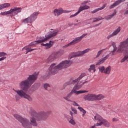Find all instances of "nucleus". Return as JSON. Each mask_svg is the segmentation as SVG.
<instances>
[{"label":"nucleus","mask_w":128,"mask_h":128,"mask_svg":"<svg viewBox=\"0 0 128 128\" xmlns=\"http://www.w3.org/2000/svg\"><path fill=\"white\" fill-rule=\"evenodd\" d=\"M71 64H72V60H66L60 62L56 66V64H52L48 68L49 74H56L58 72V70L64 68H68Z\"/></svg>","instance_id":"f257e3e1"},{"label":"nucleus","mask_w":128,"mask_h":128,"mask_svg":"<svg viewBox=\"0 0 128 128\" xmlns=\"http://www.w3.org/2000/svg\"><path fill=\"white\" fill-rule=\"evenodd\" d=\"M38 76V73H35L33 74L29 75V76L26 80L20 82L19 88L24 92H26L30 88L32 84L36 81Z\"/></svg>","instance_id":"f03ea898"},{"label":"nucleus","mask_w":128,"mask_h":128,"mask_svg":"<svg viewBox=\"0 0 128 128\" xmlns=\"http://www.w3.org/2000/svg\"><path fill=\"white\" fill-rule=\"evenodd\" d=\"M14 118L18 120L20 122L24 128H32V125H30V122L28 120L21 117L18 114H14Z\"/></svg>","instance_id":"7ed1b4c3"},{"label":"nucleus","mask_w":128,"mask_h":128,"mask_svg":"<svg viewBox=\"0 0 128 128\" xmlns=\"http://www.w3.org/2000/svg\"><path fill=\"white\" fill-rule=\"evenodd\" d=\"M39 14L38 12H34L28 18L22 20V24H32L38 18Z\"/></svg>","instance_id":"20e7f679"},{"label":"nucleus","mask_w":128,"mask_h":128,"mask_svg":"<svg viewBox=\"0 0 128 128\" xmlns=\"http://www.w3.org/2000/svg\"><path fill=\"white\" fill-rule=\"evenodd\" d=\"M88 34H82L81 36L79 37H77L76 38H74V40H72L71 42L68 43V44L64 46V48H68L70 46H74V44H78V42H80L86 36H87Z\"/></svg>","instance_id":"39448f33"},{"label":"nucleus","mask_w":128,"mask_h":128,"mask_svg":"<svg viewBox=\"0 0 128 128\" xmlns=\"http://www.w3.org/2000/svg\"><path fill=\"white\" fill-rule=\"evenodd\" d=\"M90 50V48H87L84 50L83 51H78L76 52H72V54L71 56L70 57V59L72 60V58H76L78 56H84L85 54H87Z\"/></svg>","instance_id":"423d86ee"},{"label":"nucleus","mask_w":128,"mask_h":128,"mask_svg":"<svg viewBox=\"0 0 128 128\" xmlns=\"http://www.w3.org/2000/svg\"><path fill=\"white\" fill-rule=\"evenodd\" d=\"M84 76H86V73H82L81 74L80 76L74 80H70L69 82H66L64 84V88H66V86H70V84H74L78 82L80 80L82 79Z\"/></svg>","instance_id":"0eeeda50"},{"label":"nucleus","mask_w":128,"mask_h":128,"mask_svg":"<svg viewBox=\"0 0 128 128\" xmlns=\"http://www.w3.org/2000/svg\"><path fill=\"white\" fill-rule=\"evenodd\" d=\"M116 48H114L111 52L110 53V54H107L105 57L100 59L98 60V62L96 64V66H100V64H104L106 60H108L110 56V54H112V56H114V53L116 52Z\"/></svg>","instance_id":"6e6552de"},{"label":"nucleus","mask_w":128,"mask_h":128,"mask_svg":"<svg viewBox=\"0 0 128 128\" xmlns=\"http://www.w3.org/2000/svg\"><path fill=\"white\" fill-rule=\"evenodd\" d=\"M14 90L16 92L17 94L20 96H30L31 93H28V92H26L22 89L20 90H16L14 89Z\"/></svg>","instance_id":"1a4fd4ad"},{"label":"nucleus","mask_w":128,"mask_h":128,"mask_svg":"<svg viewBox=\"0 0 128 128\" xmlns=\"http://www.w3.org/2000/svg\"><path fill=\"white\" fill-rule=\"evenodd\" d=\"M22 8L14 7L10 10L11 12V16H16L20 12H22Z\"/></svg>","instance_id":"9d476101"},{"label":"nucleus","mask_w":128,"mask_h":128,"mask_svg":"<svg viewBox=\"0 0 128 128\" xmlns=\"http://www.w3.org/2000/svg\"><path fill=\"white\" fill-rule=\"evenodd\" d=\"M84 92H88V90H80L78 91L75 90V89L73 88L72 91L68 94V96H72V94H84Z\"/></svg>","instance_id":"9b49d317"},{"label":"nucleus","mask_w":128,"mask_h":128,"mask_svg":"<svg viewBox=\"0 0 128 128\" xmlns=\"http://www.w3.org/2000/svg\"><path fill=\"white\" fill-rule=\"evenodd\" d=\"M104 98L103 96H84V100H90V102H94V100H100Z\"/></svg>","instance_id":"f8f14e48"},{"label":"nucleus","mask_w":128,"mask_h":128,"mask_svg":"<svg viewBox=\"0 0 128 128\" xmlns=\"http://www.w3.org/2000/svg\"><path fill=\"white\" fill-rule=\"evenodd\" d=\"M122 30L120 26H118L116 30H114L112 34H109L107 36V39L110 40L111 38H114V36H116L118 34V33L120 32Z\"/></svg>","instance_id":"ddd939ff"},{"label":"nucleus","mask_w":128,"mask_h":128,"mask_svg":"<svg viewBox=\"0 0 128 128\" xmlns=\"http://www.w3.org/2000/svg\"><path fill=\"white\" fill-rule=\"evenodd\" d=\"M102 124L104 126H106V128H110V124L108 122V121H107L106 119L103 120L102 122L96 123L95 126H102Z\"/></svg>","instance_id":"4468645a"},{"label":"nucleus","mask_w":128,"mask_h":128,"mask_svg":"<svg viewBox=\"0 0 128 128\" xmlns=\"http://www.w3.org/2000/svg\"><path fill=\"white\" fill-rule=\"evenodd\" d=\"M58 30H54L52 32H49L45 35V36L48 38V40H50V38L56 36L58 34Z\"/></svg>","instance_id":"2eb2a0df"},{"label":"nucleus","mask_w":128,"mask_h":128,"mask_svg":"<svg viewBox=\"0 0 128 128\" xmlns=\"http://www.w3.org/2000/svg\"><path fill=\"white\" fill-rule=\"evenodd\" d=\"M94 120L96 122H98V124H100V122H102V121L104 118H102L100 115L98 114H96V116H94Z\"/></svg>","instance_id":"dca6fc26"},{"label":"nucleus","mask_w":128,"mask_h":128,"mask_svg":"<svg viewBox=\"0 0 128 128\" xmlns=\"http://www.w3.org/2000/svg\"><path fill=\"white\" fill-rule=\"evenodd\" d=\"M54 54L55 55V56H56V58H60V56H62L64 54V50H60L56 52H54Z\"/></svg>","instance_id":"f3484780"},{"label":"nucleus","mask_w":128,"mask_h":128,"mask_svg":"<svg viewBox=\"0 0 128 128\" xmlns=\"http://www.w3.org/2000/svg\"><path fill=\"white\" fill-rule=\"evenodd\" d=\"M56 58H56V56L54 55V54L52 53L47 58V62H54V60H56Z\"/></svg>","instance_id":"a211bd4d"},{"label":"nucleus","mask_w":128,"mask_h":128,"mask_svg":"<svg viewBox=\"0 0 128 128\" xmlns=\"http://www.w3.org/2000/svg\"><path fill=\"white\" fill-rule=\"evenodd\" d=\"M54 42L52 41H50L49 43H46V44L42 43L41 44V46H46V48H50L52 46V44H54Z\"/></svg>","instance_id":"6ab92c4d"},{"label":"nucleus","mask_w":128,"mask_h":128,"mask_svg":"<svg viewBox=\"0 0 128 128\" xmlns=\"http://www.w3.org/2000/svg\"><path fill=\"white\" fill-rule=\"evenodd\" d=\"M30 126H37L38 123L36 122V120L34 117H32L30 119Z\"/></svg>","instance_id":"aec40b11"},{"label":"nucleus","mask_w":128,"mask_h":128,"mask_svg":"<svg viewBox=\"0 0 128 128\" xmlns=\"http://www.w3.org/2000/svg\"><path fill=\"white\" fill-rule=\"evenodd\" d=\"M36 48H28V46H25L22 48V50H26V54H28V52H32V50H36Z\"/></svg>","instance_id":"412c9836"},{"label":"nucleus","mask_w":128,"mask_h":128,"mask_svg":"<svg viewBox=\"0 0 128 128\" xmlns=\"http://www.w3.org/2000/svg\"><path fill=\"white\" fill-rule=\"evenodd\" d=\"M71 110L70 111V114L72 116V118H74V114H78V110H76V108H74V107H71Z\"/></svg>","instance_id":"4be33fe9"},{"label":"nucleus","mask_w":128,"mask_h":128,"mask_svg":"<svg viewBox=\"0 0 128 128\" xmlns=\"http://www.w3.org/2000/svg\"><path fill=\"white\" fill-rule=\"evenodd\" d=\"M64 12L62 10H58V9H55L54 12V16H60Z\"/></svg>","instance_id":"5701e85b"},{"label":"nucleus","mask_w":128,"mask_h":128,"mask_svg":"<svg viewBox=\"0 0 128 128\" xmlns=\"http://www.w3.org/2000/svg\"><path fill=\"white\" fill-rule=\"evenodd\" d=\"M50 114V111H48V112H41L39 113V114L40 116H42V118H46V116H48V114Z\"/></svg>","instance_id":"b1692460"},{"label":"nucleus","mask_w":128,"mask_h":128,"mask_svg":"<svg viewBox=\"0 0 128 128\" xmlns=\"http://www.w3.org/2000/svg\"><path fill=\"white\" fill-rule=\"evenodd\" d=\"M115 14H116V11H114V12L112 14L106 16L104 18L106 20H109L112 18L114 16Z\"/></svg>","instance_id":"393cba45"},{"label":"nucleus","mask_w":128,"mask_h":128,"mask_svg":"<svg viewBox=\"0 0 128 128\" xmlns=\"http://www.w3.org/2000/svg\"><path fill=\"white\" fill-rule=\"evenodd\" d=\"M106 6V4H104L102 6V7L96 8V9L94 10L93 11L91 12H92V14H96V12H98L104 10V8Z\"/></svg>","instance_id":"a878e982"},{"label":"nucleus","mask_w":128,"mask_h":128,"mask_svg":"<svg viewBox=\"0 0 128 128\" xmlns=\"http://www.w3.org/2000/svg\"><path fill=\"white\" fill-rule=\"evenodd\" d=\"M88 82V81H86L84 82H83L82 84H80V85H78L79 82H78L77 84L76 85L74 88L76 90H80V88H81L82 86V84H86Z\"/></svg>","instance_id":"bb28decb"},{"label":"nucleus","mask_w":128,"mask_h":128,"mask_svg":"<svg viewBox=\"0 0 128 128\" xmlns=\"http://www.w3.org/2000/svg\"><path fill=\"white\" fill-rule=\"evenodd\" d=\"M90 8V6L88 5H85L82 6H80L78 8V12H79V13L81 12H82V10H88Z\"/></svg>","instance_id":"cd10ccee"},{"label":"nucleus","mask_w":128,"mask_h":128,"mask_svg":"<svg viewBox=\"0 0 128 128\" xmlns=\"http://www.w3.org/2000/svg\"><path fill=\"white\" fill-rule=\"evenodd\" d=\"M110 72H112V66H108L105 68L104 74H110Z\"/></svg>","instance_id":"c85d7f7f"},{"label":"nucleus","mask_w":128,"mask_h":128,"mask_svg":"<svg viewBox=\"0 0 128 128\" xmlns=\"http://www.w3.org/2000/svg\"><path fill=\"white\" fill-rule=\"evenodd\" d=\"M48 40V37H46V36H45V38L44 37H40L39 38V40H38V43L42 44V42H46V40Z\"/></svg>","instance_id":"c756f323"},{"label":"nucleus","mask_w":128,"mask_h":128,"mask_svg":"<svg viewBox=\"0 0 128 128\" xmlns=\"http://www.w3.org/2000/svg\"><path fill=\"white\" fill-rule=\"evenodd\" d=\"M1 6H2V10H4V8H10V4L4 3L3 4H1Z\"/></svg>","instance_id":"7c9ffc66"},{"label":"nucleus","mask_w":128,"mask_h":128,"mask_svg":"<svg viewBox=\"0 0 128 128\" xmlns=\"http://www.w3.org/2000/svg\"><path fill=\"white\" fill-rule=\"evenodd\" d=\"M78 108L81 112H82V116H86V110H84V109L82 107H78Z\"/></svg>","instance_id":"2f4dec72"},{"label":"nucleus","mask_w":128,"mask_h":128,"mask_svg":"<svg viewBox=\"0 0 128 128\" xmlns=\"http://www.w3.org/2000/svg\"><path fill=\"white\" fill-rule=\"evenodd\" d=\"M40 86V84L36 83L32 86L31 88L32 90H36Z\"/></svg>","instance_id":"473e14b6"},{"label":"nucleus","mask_w":128,"mask_h":128,"mask_svg":"<svg viewBox=\"0 0 128 128\" xmlns=\"http://www.w3.org/2000/svg\"><path fill=\"white\" fill-rule=\"evenodd\" d=\"M0 14V16H8V14H10V16H12L10 10L7 12H2Z\"/></svg>","instance_id":"72a5a7b5"},{"label":"nucleus","mask_w":128,"mask_h":128,"mask_svg":"<svg viewBox=\"0 0 128 128\" xmlns=\"http://www.w3.org/2000/svg\"><path fill=\"white\" fill-rule=\"evenodd\" d=\"M88 72H90L92 70H94V72H96V65L94 64H92L90 66V68L88 69Z\"/></svg>","instance_id":"f704fd0d"},{"label":"nucleus","mask_w":128,"mask_h":128,"mask_svg":"<svg viewBox=\"0 0 128 128\" xmlns=\"http://www.w3.org/2000/svg\"><path fill=\"white\" fill-rule=\"evenodd\" d=\"M30 114L32 116H33V118L36 116V112L34 110H30Z\"/></svg>","instance_id":"c9c22d12"},{"label":"nucleus","mask_w":128,"mask_h":128,"mask_svg":"<svg viewBox=\"0 0 128 128\" xmlns=\"http://www.w3.org/2000/svg\"><path fill=\"white\" fill-rule=\"evenodd\" d=\"M104 20V18L99 16L97 18H94L93 20V22H100V20Z\"/></svg>","instance_id":"e433bc0d"},{"label":"nucleus","mask_w":128,"mask_h":128,"mask_svg":"<svg viewBox=\"0 0 128 128\" xmlns=\"http://www.w3.org/2000/svg\"><path fill=\"white\" fill-rule=\"evenodd\" d=\"M119 3L118 1H116L114 4H112L110 6V8H114L115 6H118Z\"/></svg>","instance_id":"4c0bfd02"},{"label":"nucleus","mask_w":128,"mask_h":128,"mask_svg":"<svg viewBox=\"0 0 128 128\" xmlns=\"http://www.w3.org/2000/svg\"><path fill=\"white\" fill-rule=\"evenodd\" d=\"M72 118H72L70 120L68 119V121L69 124H72L74 126L76 124V122Z\"/></svg>","instance_id":"58836bf2"},{"label":"nucleus","mask_w":128,"mask_h":128,"mask_svg":"<svg viewBox=\"0 0 128 128\" xmlns=\"http://www.w3.org/2000/svg\"><path fill=\"white\" fill-rule=\"evenodd\" d=\"M40 44L38 42V40L34 41L33 42H32L30 44H29L28 46H36V44Z\"/></svg>","instance_id":"ea45409f"},{"label":"nucleus","mask_w":128,"mask_h":128,"mask_svg":"<svg viewBox=\"0 0 128 128\" xmlns=\"http://www.w3.org/2000/svg\"><path fill=\"white\" fill-rule=\"evenodd\" d=\"M104 50H106V49H102L98 52L97 55L96 56V58H100V56L101 54H102V52H104Z\"/></svg>","instance_id":"a19ab883"},{"label":"nucleus","mask_w":128,"mask_h":128,"mask_svg":"<svg viewBox=\"0 0 128 128\" xmlns=\"http://www.w3.org/2000/svg\"><path fill=\"white\" fill-rule=\"evenodd\" d=\"M87 96H102V94L96 95V94H89L87 95Z\"/></svg>","instance_id":"79ce46f5"},{"label":"nucleus","mask_w":128,"mask_h":128,"mask_svg":"<svg viewBox=\"0 0 128 128\" xmlns=\"http://www.w3.org/2000/svg\"><path fill=\"white\" fill-rule=\"evenodd\" d=\"M98 70H99V72H104L106 68H104V66H100L98 68Z\"/></svg>","instance_id":"37998d69"},{"label":"nucleus","mask_w":128,"mask_h":128,"mask_svg":"<svg viewBox=\"0 0 128 128\" xmlns=\"http://www.w3.org/2000/svg\"><path fill=\"white\" fill-rule=\"evenodd\" d=\"M44 90H48V88H50V84L46 83L44 84Z\"/></svg>","instance_id":"c03bdc74"},{"label":"nucleus","mask_w":128,"mask_h":128,"mask_svg":"<svg viewBox=\"0 0 128 128\" xmlns=\"http://www.w3.org/2000/svg\"><path fill=\"white\" fill-rule=\"evenodd\" d=\"M24 98H26V100H29V102H32V98L31 96H24Z\"/></svg>","instance_id":"a18cd8bd"},{"label":"nucleus","mask_w":128,"mask_h":128,"mask_svg":"<svg viewBox=\"0 0 128 128\" xmlns=\"http://www.w3.org/2000/svg\"><path fill=\"white\" fill-rule=\"evenodd\" d=\"M78 14H80V12L78 11L76 13H75L74 14H72L71 16H70V18H74V16H78Z\"/></svg>","instance_id":"49530a36"},{"label":"nucleus","mask_w":128,"mask_h":128,"mask_svg":"<svg viewBox=\"0 0 128 128\" xmlns=\"http://www.w3.org/2000/svg\"><path fill=\"white\" fill-rule=\"evenodd\" d=\"M112 46L113 47L114 50V48L116 50H118V48H116V43H114V42H112Z\"/></svg>","instance_id":"de8ad7c7"},{"label":"nucleus","mask_w":128,"mask_h":128,"mask_svg":"<svg viewBox=\"0 0 128 128\" xmlns=\"http://www.w3.org/2000/svg\"><path fill=\"white\" fill-rule=\"evenodd\" d=\"M6 56V53L4 52H0V58L2 56Z\"/></svg>","instance_id":"09e8293b"},{"label":"nucleus","mask_w":128,"mask_h":128,"mask_svg":"<svg viewBox=\"0 0 128 128\" xmlns=\"http://www.w3.org/2000/svg\"><path fill=\"white\" fill-rule=\"evenodd\" d=\"M64 100H68V102H72V100H70V98L69 96H64Z\"/></svg>","instance_id":"8fccbe9b"},{"label":"nucleus","mask_w":128,"mask_h":128,"mask_svg":"<svg viewBox=\"0 0 128 128\" xmlns=\"http://www.w3.org/2000/svg\"><path fill=\"white\" fill-rule=\"evenodd\" d=\"M72 105L75 106H78V107H80V104H78V103H76V102L74 101L73 102Z\"/></svg>","instance_id":"3c124183"},{"label":"nucleus","mask_w":128,"mask_h":128,"mask_svg":"<svg viewBox=\"0 0 128 128\" xmlns=\"http://www.w3.org/2000/svg\"><path fill=\"white\" fill-rule=\"evenodd\" d=\"M124 58L126 60V62H128V54L124 56Z\"/></svg>","instance_id":"603ef678"},{"label":"nucleus","mask_w":128,"mask_h":128,"mask_svg":"<svg viewBox=\"0 0 128 128\" xmlns=\"http://www.w3.org/2000/svg\"><path fill=\"white\" fill-rule=\"evenodd\" d=\"M6 56H4L0 58V62H2V60H6Z\"/></svg>","instance_id":"864d4df0"},{"label":"nucleus","mask_w":128,"mask_h":128,"mask_svg":"<svg viewBox=\"0 0 128 128\" xmlns=\"http://www.w3.org/2000/svg\"><path fill=\"white\" fill-rule=\"evenodd\" d=\"M112 122H118V118H112Z\"/></svg>","instance_id":"5fc2aeb1"},{"label":"nucleus","mask_w":128,"mask_h":128,"mask_svg":"<svg viewBox=\"0 0 128 128\" xmlns=\"http://www.w3.org/2000/svg\"><path fill=\"white\" fill-rule=\"evenodd\" d=\"M126 0H117L118 3L120 4L121 2H124Z\"/></svg>","instance_id":"6e6d98bb"},{"label":"nucleus","mask_w":128,"mask_h":128,"mask_svg":"<svg viewBox=\"0 0 128 128\" xmlns=\"http://www.w3.org/2000/svg\"><path fill=\"white\" fill-rule=\"evenodd\" d=\"M15 98H16V100H20V96H16Z\"/></svg>","instance_id":"4d7b16f0"},{"label":"nucleus","mask_w":128,"mask_h":128,"mask_svg":"<svg viewBox=\"0 0 128 128\" xmlns=\"http://www.w3.org/2000/svg\"><path fill=\"white\" fill-rule=\"evenodd\" d=\"M126 62V59H124V58L120 60V62Z\"/></svg>","instance_id":"13d9d810"},{"label":"nucleus","mask_w":128,"mask_h":128,"mask_svg":"<svg viewBox=\"0 0 128 128\" xmlns=\"http://www.w3.org/2000/svg\"><path fill=\"white\" fill-rule=\"evenodd\" d=\"M96 124H94V126H92L91 127H90V128H96Z\"/></svg>","instance_id":"bf43d9fd"},{"label":"nucleus","mask_w":128,"mask_h":128,"mask_svg":"<svg viewBox=\"0 0 128 128\" xmlns=\"http://www.w3.org/2000/svg\"><path fill=\"white\" fill-rule=\"evenodd\" d=\"M2 4L0 5V10H2Z\"/></svg>","instance_id":"052dcab7"},{"label":"nucleus","mask_w":128,"mask_h":128,"mask_svg":"<svg viewBox=\"0 0 128 128\" xmlns=\"http://www.w3.org/2000/svg\"><path fill=\"white\" fill-rule=\"evenodd\" d=\"M87 2H84V4H86Z\"/></svg>","instance_id":"680f3d73"},{"label":"nucleus","mask_w":128,"mask_h":128,"mask_svg":"<svg viewBox=\"0 0 128 128\" xmlns=\"http://www.w3.org/2000/svg\"><path fill=\"white\" fill-rule=\"evenodd\" d=\"M98 24H96V26H98Z\"/></svg>","instance_id":"e2e57ef3"},{"label":"nucleus","mask_w":128,"mask_h":128,"mask_svg":"<svg viewBox=\"0 0 128 128\" xmlns=\"http://www.w3.org/2000/svg\"><path fill=\"white\" fill-rule=\"evenodd\" d=\"M70 11H68V12H70Z\"/></svg>","instance_id":"0e129e2a"},{"label":"nucleus","mask_w":128,"mask_h":128,"mask_svg":"<svg viewBox=\"0 0 128 128\" xmlns=\"http://www.w3.org/2000/svg\"><path fill=\"white\" fill-rule=\"evenodd\" d=\"M90 20H92V18H90Z\"/></svg>","instance_id":"69168bd1"}]
</instances>
